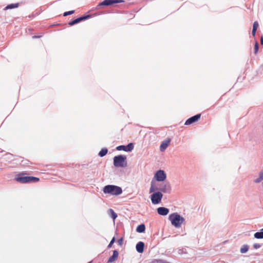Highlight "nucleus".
I'll list each match as a JSON object with an SVG mask.
<instances>
[{
    "mask_svg": "<svg viewBox=\"0 0 263 263\" xmlns=\"http://www.w3.org/2000/svg\"><path fill=\"white\" fill-rule=\"evenodd\" d=\"M27 173L22 172L15 175V179L21 183H29L39 181L40 178L33 176H25Z\"/></svg>",
    "mask_w": 263,
    "mask_h": 263,
    "instance_id": "obj_2",
    "label": "nucleus"
},
{
    "mask_svg": "<svg viewBox=\"0 0 263 263\" xmlns=\"http://www.w3.org/2000/svg\"><path fill=\"white\" fill-rule=\"evenodd\" d=\"M171 142V139L168 138L163 141L160 146V150L161 152H164L168 146Z\"/></svg>",
    "mask_w": 263,
    "mask_h": 263,
    "instance_id": "obj_13",
    "label": "nucleus"
},
{
    "mask_svg": "<svg viewBox=\"0 0 263 263\" xmlns=\"http://www.w3.org/2000/svg\"><path fill=\"white\" fill-rule=\"evenodd\" d=\"M257 30L252 29V34L253 36H255L256 34V32Z\"/></svg>",
    "mask_w": 263,
    "mask_h": 263,
    "instance_id": "obj_34",
    "label": "nucleus"
},
{
    "mask_svg": "<svg viewBox=\"0 0 263 263\" xmlns=\"http://www.w3.org/2000/svg\"><path fill=\"white\" fill-rule=\"evenodd\" d=\"M116 241V238L115 237H113L111 240V241H110L109 243L108 244V246H107V249H109L111 247H112L113 244L114 243V242H115Z\"/></svg>",
    "mask_w": 263,
    "mask_h": 263,
    "instance_id": "obj_26",
    "label": "nucleus"
},
{
    "mask_svg": "<svg viewBox=\"0 0 263 263\" xmlns=\"http://www.w3.org/2000/svg\"><path fill=\"white\" fill-rule=\"evenodd\" d=\"M261 247V245L259 243H254L253 245V248L255 249L260 248Z\"/></svg>",
    "mask_w": 263,
    "mask_h": 263,
    "instance_id": "obj_30",
    "label": "nucleus"
},
{
    "mask_svg": "<svg viewBox=\"0 0 263 263\" xmlns=\"http://www.w3.org/2000/svg\"><path fill=\"white\" fill-rule=\"evenodd\" d=\"M145 243L143 241H139L136 245V250L139 253H142L144 252Z\"/></svg>",
    "mask_w": 263,
    "mask_h": 263,
    "instance_id": "obj_14",
    "label": "nucleus"
},
{
    "mask_svg": "<svg viewBox=\"0 0 263 263\" xmlns=\"http://www.w3.org/2000/svg\"><path fill=\"white\" fill-rule=\"evenodd\" d=\"M261 181H262V179H261V178L259 177L258 178H256V179L254 180V182H255V183H259V182H260Z\"/></svg>",
    "mask_w": 263,
    "mask_h": 263,
    "instance_id": "obj_32",
    "label": "nucleus"
},
{
    "mask_svg": "<svg viewBox=\"0 0 263 263\" xmlns=\"http://www.w3.org/2000/svg\"><path fill=\"white\" fill-rule=\"evenodd\" d=\"M108 153V149L106 147L103 148L99 152L98 155L100 157H103L105 156Z\"/></svg>",
    "mask_w": 263,
    "mask_h": 263,
    "instance_id": "obj_21",
    "label": "nucleus"
},
{
    "mask_svg": "<svg viewBox=\"0 0 263 263\" xmlns=\"http://www.w3.org/2000/svg\"><path fill=\"white\" fill-rule=\"evenodd\" d=\"M200 117H201V114H197L189 118V119H187L185 121L184 124L186 125H189L193 123H194L197 122L200 119Z\"/></svg>",
    "mask_w": 263,
    "mask_h": 263,
    "instance_id": "obj_10",
    "label": "nucleus"
},
{
    "mask_svg": "<svg viewBox=\"0 0 263 263\" xmlns=\"http://www.w3.org/2000/svg\"><path fill=\"white\" fill-rule=\"evenodd\" d=\"M157 211L158 214L162 216H166L169 213V209L165 207H159L157 209Z\"/></svg>",
    "mask_w": 263,
    "mask_h": 263,
    "instance_id": "obj_12",
    "label": "nucleus"
},
{
    "mask_svg": "<svg viewBox=\"0 0 263 263\" xmlns=\"http://www.w3.org/2000/svg\"><path fill=\"white\" fill-rule=\"evenodd\" d=\"M104 194H108L111 195L118 196L122 193V189L120 186L108 184L105 185L103 189Z\"/></svg>",
    "mask_w": 263,
    "mask_h": 263,
    "instance_id": "obj_3",
    "label": "nucleus"
},
{
    "mask_svg": "<svg viewBox=\"0 0 263 263\" xmlns=\"http://www.w3.org/2000/svg\"><path fill=\"white\" fill-rule=\"evenodd\" d=\"M101 14H102V12L99 13V15H100Z\"/></svg>",
    "mask_w": 263,
    "mask_h": 263,
    "instance_id": "obj_38",
    "label": "nucleus"
},
{
    "mask_svg": "<svg viewBox=\"0 0 263 263\" xmlns=\"http://www.w3.org/2000/svg\"><path fill=\"white\" fill-rule=\"evenodd\" d=\"M258 49H259V44H258V42L257 41H256L255 43L254 51L255 54H256L258 52Z\"/></svg>",
    "mask_w": 263,
    "mask_h": 263,
    "instance_id": "obj_25",
    "label": "nucleus"
},
{
    "mask_svg": "<svg viewBox=\"0 0 263 263\" xmlns=\"http://www.w3.org/2000/svg\"><path fill=\"white\" fill-rule=\"evenodd\" d=\"M92 15L91 14H86L82 15L78 18L72 20L68 23V25L70 26H72L76 25L82 21H84L91 18Z\"/></svg>",
    "mask_w": 263,
    "mask_h": 263,
    "instance_id": "obj_8",
    "label": "nucleus"
},
{
    "mask_svg": "<svg viewBox=\"0 0 263 263\" xmlns=\"http://www.w3.org/2000/svg\"><path fill=\"white\" fill-rule=\"evenodd\" d=\"M168 219L172 226L176 228H179L184 221V218L178 213L171 214L168 216Z\"/></svg>",
    "mask_w": 263,
    "mask_h": 263,
    "instance_id": "obj_4",
    "label": "nucleus"
},
{
    "mask_svg": "<svg viewBox=\"0 0 263 263\" xmlns=\"http://www.w3.org/2000/svg\"><path fill=\"white\" fill-rule=\"evenodd\" d=\"M260 44L262 45H263V36H261L260 37Z\"/></svg>",
    "mask_w": 263,
    "mask_h": 263,
    "instance_id": "obj_36",
    "label": "nucleus"
},
{
    "mask_svg": "<svg viewBox=\"0 0 263 263\" xmlns=\"http://www.w3.org/2000/svg\"><path fill=\"white\" fill-rule=\"evenodd\" d=\"M108 215L115 220L118 217L117 214L112 209H109L107 211Z\"/></svg>",
    "mask_w": 263,
    "mask_h": 263,
    "instance_id": "obj_16",
    "label": "nucleus"
},
{
    "mask_svg": "<svg viewBox=\"0 0 263 263\" xmlns=\"http://www.w3.org/2000/svg\"><path fill=\"white\" fill-rule=\"evenodd\" d=\"M166 179V174L164 170H159L154 174L153 180L158 182H163Z\"/></svg>",
    "mask_w": 263,
    "mask_h": 263,
    "instance_id": "obj_7",
    "label": "nucleus"
},
{
    "mask_svg": "<svg viewBox=\"0 0 263 263\" xmlns=\"http://www.w3.org/2000/svg\"><path fill=\"white\" fill-rule=\"evenodd\" d=\"M151 200L153 204H158L161 202L163 198V194L159 191H154L152 193Z\"/></svg>",
    "mask_w": 263,
    "mask_h": 263,
    "instance_id": "obj_6",
    "label": "nucleus"
},
{
    "mask_svg": "<svg viewBox=\"0 0 263 263\" xmlns=\"http://www.w3.org/2000/svg\"><path fill=\"white\" fill-rule=\"evenodd\" d=\"M145 231V226L144 223H141L139 224L136 228V231L138 233H144Z\"/></svg>",
    "mask_w": 263,
    "mask_h": 263,
    "instance_id": "obj_18",
    "label": "nucleus"
},
{
    "mask_svg": "<svg viewBox=\"0 0 263 263\" xmlns=\"http://www.w3.org/2000/svg\"><path fill=\"white\" fill-rule=\"evenodd\" d=\"M6 157H8V158H8V159H11V157H12L13 156V155H12V154H10V153H7V154H6Z\"/></svg>",
    "mask_w": 263,
    "mask_h": 263,
    "instance_id": "obj_31",
    "label": "nucleus"
},
{
    "mask_svg": "<svg viewBox=\"0 0 263 263\" xmlns=\"http://www.w3.org/2000/svg\"><path fill=\"white\" fill-rule=\"evenodd\" d=\"M178 254L182 255L183 254H187L186 249L185 248L179 249L178 251Z\"/></svg>",
    "mask_w": 263,
    "mask_h": 263,
    "instance_id": "obj_23",
    "label": "nucleus"
},
{
    "mask_svg": "<svg viewBox=\"0 0 263 263\" xmlns=\"http://www.w3.org/2000/svg\"><path fill=\"white\" fill-rule=\"evenodd\" d=\"M262 71H263V64H261V65L259 66V68L258 69V70H257V73H260V74H261Z\"/></svg>",
    "mask_w": 263,
    "mask_h": 263,
    "instance_id": "obj_28",
    "label": "nucleus"
},
{
    "mask_svg": "<svg viewBox=\"0 0 263 263\" xmlns=\"http://www.w3.org/2000/svg\"><path fill=\"white\" fill-rule=\"evenodd\" d=\"M123 237H121L119 239H118V245H120V246H122L123 245Z\"/></svg>",
    "mask_w": 263,
    "mask_h": 263,
    "instance_id": "obj_29",
    "label": "nucleus"
},
{
    "mask_svg": "<svg viewBox=\"0 0 263 263\" xmlns=\"http://www.w3.org/2000/svg\"><path fill=\"white\" fill-rule=\"evenodd\" d=\"M74 12H75L74 10H70V11H66L63 13V15L64 16H67L68 15H70L73 14Z\"/></svg>",
    "mask_w": 263,
    "mask_h": 263,
    "instance_id": "obj_24",
    "label": "nucleus"
},
{
    "mask_svg": "<svg viewBox=\"0 0 263 263\" xmlns=\"http://www.w3.org/2000/svg\"><path fill=\"white\" fill-rule=\"evenodd\" d=\"M113 164L116 167H125L127 166V158L125 155H119L113 158Z\"/></svg>",
    "mask_w": 263,
    "mask_h": 263,
    "instance_id": "obj_5",
    "label": "nucleus"
},
{
    "mask_svg": "<svg viewBox=\"0 0 263 263\" xmlns=\"http://www.w3.org/2000/svg\"><path fill=\"white\" fill-rule=\"evenodd\" d=\"M109 6L108 1L107 0H104L101 2H100L97 6L96 7V9L98 10L100 8L103 7H107Z\"/></svg>",
    "mask_w": 263,
    "mask_h": 263,
    "instance_id": "obj_15",
    "label": "nucleus"
},
{
    "mask_svg": "<svg viewBox=\"0 0 263 263\" xmlns=\"http://www.w3.org/2000/svg\"><path fill=\"white\" fill-rule=\"evenodd\" d=\"M259 177L261 178V179H262V180H263V170L259 172Z\"/></svg>",
    "mask_w": 263,
    "mask_h": 263,
    "instance_id": "obj_33",
    "label": "nucleus"
},
{
    "mask_svg": "<svg viewBox=\"0 0 263 263\" xmlns=\"http://www.w3.org/2000/svg\"><path fill=\"white\" fill-rule=\"evenodd\" d=\"M112 255L110 256L107 260V263H111L118 259L119 256V252L117 250L112 251Z\"/></svg>",
    "mask_w": 263,
    "mask_h": 263,
    "instance_id": "obj_11",
    "label": "nucleus"
},
{
    "mask_svg": "<svg viewBox=\"0 0 263 263\" xmlns=\"http://www.w3.org/2000/svg\"><path fill=\"white\" fill-rule=\"evenodd\" d=\"M92 260H91V261H89V262H87V263H92Z\"/></svg>",
    "mask_w": 263,
    "mask_h": 263,
    "instance_id": "obj_37",
    "label": "nucleus"
},
{
    "mask_svg": "<svg viewBox=\"0 0 263 263\" xmlns=\"http://www.w3.org/2000/svg\"><path fill=\"white\" fill-rule=\"evenodd\" d=\"M40 37H41V36H39V35H33L32 36V38L33 39H37V38H40Z\"/></svg>",
    "mask_w": 263,
    "mask_h": 263,
    "instance_id": "obj_35",
    "label": "nucleus"
},
{
    "mask_svg": "<svg viewBox=\"0 0 263 263\" xmlns=\"http://www.w3.org/2000/svg\"><path fill=\"white\" fill-rule=\"evenodd\" d=\"M19 5H20V3H19L10 4L7 5L5 7L4 10H8V9H14V8H17L19 6Z\"/></svg>",
    "mask_w": 263,
    "mask_h": 263,
    "instance_id": "obj_17",
    "label": "nucleus"
},
{
    "mask_svg": "<svg viewBox=\"0 0 263 263\" xmlns=\"http://www.w3.org/2000/svg\"><path fill=\"white\" fill-rule=\"evenodd\" d=\"M101 14H102V12L99 13V15H100Z\"/></svg>",
    "mask_w": 263,
    "mask_h": 263,
    "instance_id": "obj_39",
    "label": "nucleus"
},
{
    "mask_svg": "<svg viewBox=\"0 0 263 263\" xmlns=\"http://www.w3.org/2000/svg\"><path fill=\"white\" fill-rule=\"evenodd\" d=\"M134 148V144L133 143H129L126 145H121L116 147L117 151H124L126 152H130Z\"/></svg>",
    "mask_w": 263,
    "mask_h": 263,
    "instance_id": "obj_9",
    "label": "nucleus"
},
{
    "mask_svg": "<svg viewBox=\"0 0 263 263\" xmlns=\"http://www.w3.org/2000/svg\"><path fill=\"white\" fill-rule=\"evenodd\" d=\"M160 183H156L155 181L152 179L151 182V187L149 189V193L154 191H159L161 193H170L172 191V187L168 181L160 182Z\"/></svg>",
    "mask_w": 263,
    "mask_h": 263,
    "instance_id": "obj_1",
    "label": "nucleus"
},
{
    "mask_svg": "<svg viewBox=\"0 0 263 263\" xmlns=\"http://www.w3.org/2000/svg\"><path fill=\"white\" fill-rule=\"evenodd\" d=\"M254 237L256 239H262L263 238V228L261 229L259 231L256 232L254 234Z\"/></svg>",
    "mask_w": 263,
    "mask_h": 263,
    "instance_id": "obj_19",
    "label": "nucleus"
},
{
    "mask_svg": "<svg viewBox=\"0 0 263 263\" xmlns=\"http://www.w3.org/2000/svg\"><path fill=\"white\" fill-rule=\"evenodd\" d=\"M249 250V246L247 245H244L242 246V247L240 248V252L242 254L246 253L248 252Z\"/></svg>",
    "mask_w": 263,
    "mask_h": 263,
    "instance_id": "obj_22",
    "label": "nucleus"
},
{
    "mask_svg": "<svg viewBox=\"0 0 263 263\" xmlns=\"http://www.w3.org/2000/svg\"><path fill=\"white\" fill-rule=\"evenodd\" d=\"M259 24L257 22V21H255L254 22L253 25V28L252 29L257 30V28L258 27Z\"/></svg>",
    "mask_w": 263,
    "mask_h": 263,
    "instance_id": "obj_27",
    "label": "nucleus"
},
{
    "mask_svg": "<svg viewBox=\"0 0 263 263\" xmlns=\"http://www.w3.org/2000/svg\"><path fill=\"white\" fill-rule=\"evenodd\" d=\"M108 5L113 6L116 4L124 3L125 1L124 0H107Z\"/></svg>",
    "mask_w": 263,
    "mask_h": 263,
    "instance_id": "obj_20",
    "label": "nucleus"
},
{
    "mask_svg": "<svg viewBox=\"0 0 263 263\" xmlns=\"http://www.w3.org/2000/svg\"><path fill=\"white\" fill-rule=\"evenodd\" d=\"M101 14H102V12L99 13V15H100Z\"/></svg>",
    "mask_w": 263,
    "mask_h": 263,
    "instance_id": "obj_40",
    "label": "nucleus"
}]
</instances>
